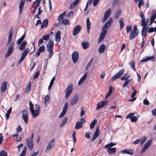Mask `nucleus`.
Here are the masks:
<instances>
[{
    "label": "nucleus",
    "mask_w": 156,
    "mask_h": 156,
    "mask_svg": "<svg viewBox=\"0 0 156 156\" xmlns=\"http://www.w3.org/2000/svg\"><path fill=\"white\" fill-rule=\"evenodd\" d=\"M54 44L53 41L49 40L47 44V49L49 52V55L48 56V59H50L51 58L52 56L54 54V52L53 51Z\"/></svg>",
    "instance_id": "nucleus-1"
},
{
    "label": "nucleus",
    "mask_w": 156,
    "mask_h": 156,
    "mask_svg": "<svg viewBox=\"0 0 156 156\" xmlns=\"http://www.w3.org/2000/svg\"><path fill=\"white\" fill-rule=\"evenodd\" d=\"M34 135L33 133H32L30 137L27 138L26 140L27 145L30 150H32L33 149L34 143L33 140Z\"/></svg>",
    "instance_id": "nucleus-2"
},
{
    "label": "nucleus",
    "mask_w": 156,
    "mask_h": 156,
    "mask_svg": "<svg viewBox=\"0 0 156 156\" xmlns=\"http://www.w3.org/2000/svg\"><path fill=\"white\" fill-rule=\"evenodd\" d=\"M73 90V87L72 85L69 86L65 90V98L67 99L71 94Z\"/></svg>",
    "instance_id": "nucleus-3"
},
{
    "label": "nucleus",
    "mask_w": 156,
    "mask_h": 156,
    "mask_svg": "<svg viewBox=\"0 0 156 156\" xmlns=\"http://www.w3.org/2000/svg\"><path fill=\"white\" fill-rule=\"evenodd\" d=\"M13 43L12 42L7 49V52L5 55V57L7 58L8 57L12 52L13 49Z\"/></svg>",
    "instance_id": "nucleus-4"
},
{
    "label": "nucleus",
    "mask_w": 156,
    "mask_h": 156,
    "mask_svg": "<svg viewBox=\"0 0 156 156\" xmlns=\"http://www.w3.org/2000/svg\"><path fill=\"white\" fill-rule=\"evenodd\" d=\"M55 142V140L54 138L49 141L45 150V151L46 152H48L49 151H50L53 148Z\"/></svg>",
    "instance_id": "nucleus-5"
},
{
    "label": "nucleus",
    "mask_w": 156,
    "mask_h": 156,
    "mask_svg": "<svg viewBox=\"0 0 156 156\" xmlns=\"http://www.w3.org/2000/svg\"><path fill=\"white\" fill-rule=\"evenodd\" d=\"M85 122V121L83 118H81L80 120V121H78L76 122L75 129H78L81 128L83 126V123Z\"/></svg>",
    "instance_id": "nucleus-6"
},
{
    "label": "nucleus",
    "mask_w": 156,
    "mask_h": 156,
    "mask_svg": "<svg viewBox=\"0 0 156 156\" xmlns=\"http://www.w3.org/2000/svg\"><path fill=\"white\" fill-rule=\"evenodd\" d=\"M79 98L78 95L76 94L72 98L70 102V105L73 106L78 102Z\"/></svg>",
    "instance_id": "nucleus-7"
},
{
    "label": "nucleus",
    "mask_w": 156,
    "mask_h": 156,
    "mask_svg": "<svg viewBox=\"0 0 156 156\" xmlns=\"http://www.w3.org/2000/svg\"><path fill=\"white\" fill-rule=\"evenodd\" d=\"M72 59L74 63L78 61L79 58V54L78 52L76 51L73 52L72 55Z\"/></svg>",
    "instance_id": "nucleus-8"
},
{
    "label": "nucleus",
    "mask_w": 156,
    "mask_h": 156,
    "mask_svg": "<svg viewBox=\"0 0 156 156\" xmlns=\"http://www.w3.org/2000/svg\"><path fill=\"white\" fill-rule=\"evenodd\" d=\"M66 12L65 11L63 12L61 14L58 16V23H55L54 24V26L55 27H58L59 26V23L61 21V20L63 18L64 16L66 15Z\"/></svg>",
    "instance_id": "nucleus-9"
},
{
    "label": "nucleus",
    "mask_w": 156,
    "mask_h": 156,
    "mask_svg": "<svg viewBox=\"0 0 156 156\" xmlns=\"http://www.w3.org/2000/svg\"><path fill=\"white\" fill-rule=\"evenodd\" d=\"M102 32L100 34L98 40V43H99L102 41L104 38L107 33V30H101Z\"/></svg>",
    "instance_id": "nucleus-10"
},
{
    "label": "nucleus",
    "mask_w": 156,
    "mask_h": 156,
    "mask_svg": "<svg viewBox=\"0 0 156 156\" xmlns=\"http://www.w3.org/2000/svg\"><path fill=\"white\" fill-rule=\"evenodd\" d=\"M108 103V100H104L99 102L97 105L96 109H100L105 106Z\"/></svg>",
    "instance_id": "nucleus-11"
},
{
    "label": "nucleus",
    "mask_w": 156,
    "mask_h": 156,
    "mask_svg": "<svg viewBox=\"0 0 156 156\" xmlns=\"http://www.w3.org/2000/svg\"><path fill=\"white\" fill-rule=\"evenodd\" d=\"M100 131L99 130V126L97 127L94 134L93 136V137L91 139L92 142L94 141L98 137L100 134Z\"/></svg>",
    "instance_id": "nucleus-12"
},
{
    "label": "nucleus",
    "mask_w": 156,
    "mask_h": 156,
    "mask_svg": "<svg viewBox=\"0 0 156 156\" xmlns=\"http://www.w3.org/2000/svg\"><path fill=\"white\" fill-rule=\"evenodd\" d=\"M81 28V27L80 25H77L74 29L73 31V35L75 36H76L78 34H79Z\"/></svg>",
    "instance_id": "nucleus-13"
},
{
    "label": "nucleus",
    "mask_w": 156,
    "mask_h": 156,
    "mask_svg": "<svg viewBox=\"0 0 156 156\" xmlns=\"http://www.w3.org/2000/svg\"><path fill=\"white\" fill-rule=\"evenodd\" d=\"M112 21L111 18H110L102 27V30H107V29L110 26Z\"/></svg>",
    "instance_id": "nucleus-14"
},
{
    "label": "nucleus",
    "mask_w": 156,
    "mask_h": 156,
    "mask_svg": "<svg viewBox=\"0 0 156 156\" xmlns=\"http://www.w3.org/2000/svg\"><path fill=\"white\" fill-rule=\"evenodd\" d=\"M112 21L111 18H110L102 27V30H107V29L110 26Z\"/></svg>",
    "instance_id": "nucleus-15"
},
{
    "label": "nucleus",
    "mask_w": 156,
    "mask_h": 156,
    "mask_svg": "<svg viewBox=\"0 0 156 156\" xmlns=\"http://www.w3.org/2000/svg\"><path fill=\"white\" fill-rule=\"evenodd\" d=\"M152 142V140H148L147 143L144 145L143 149H142L141 152L144 153L148 148L149 147Z\"/></svg>",
    "instance_id": "nucleus-16"
},
{
    "label": "nucleus",
    "mask_w": 156,
    "mask_h": 156,
    "mask_svg": "<svg viewBox=\"0 0 156 156\" xmlns=\"http://www.w3.org/2000/svg\"><path fill=\"white\" fill-rule=\"evenodd\" d=\"M45 50V48L44 46L42 45L40 46L37 52L36 53V57H37L39 56L40 54V53L41 52H44Z\"/></svg>",
    "instance_id": "nucleus-17"
},
{
    "label": "nucleus",
    "mask_w": 156,
    "mask_h": 156,
    "mask_svg": "<svg viewBox=\"0 0 156 156\" xmlns=\"http://www.w3.org/2000/svg\"><path fill=\"white\" fill-rule=\"evenodd\" d=\"M26 0H21L19 4V13L21 14L23 11Z\"/></svg>",
    "instance_id": "nucleus-18"
},
{
    "label": "nucleus",
    "mask_w": 156,
    "mask_h": 156,
    "mask_svg": "<svg viewBox=\"0 0 156 156\" xmlns=\"http://www.w3.org/2000/svg\"><path fill=\"white\" fill-rule=\"evenodd\" d=\"M61 32L60 31H57L55 34V39L57 43L59 42L61 40Z\"/></svg>",
    "instance_id": "nucleus-19"
},
{
    "label": "nucleus",
    "mask_w": 156,
    "mask_h": 156,
    "mask_svg": "<svg viewBox=\"0 0 156 156\" xmlns=\"http://www.w3.org/2000/svg\"><path fill=\"white\" fill-rule=\"evenodd\" d=\"M7 82L4 81L2 83L1 87V92H4L6 90L7 87Z\"/></svg>",
    "instance_id": "nucleus-20"
},
{
    "label": "nucleus",
    "mask_w": 156,
    "mask_h": 156,
    "mask_svg": "<svg viewBox=\"0 0 156 156\" xmlns=\"http://www.w3.org/2000/svg\"><path fill=\"white\" fill-rule=\"evenodd\" d=\"M27 44V41H23L19 47V49L21 51H23L24 50Z\"/></svg>",
    "instance_id": "nucleus-21"
},
{
    "label": "nucleus",
    "mask_w": 156,
    "mask_h": 156,
    "mask_svg": "<svg viewBox=\"0 0 156 156\" xmlns=\"http://www.w3.org/2000/svg\"><path fill=\"white\" fill-rule=\"evenodd\" d=\"M147 30V27H143L141 32V35L142 36H144V37H146Z\"/></svg>",
    "instance_id": "nucleus-22"
},
{
    "label": "nucleus",
    "mask_w": 156,
    "mask_h": 156,
    "mask_svg": "<svg viewBox=\"0 0 156 156\" xmlns=\"http://www.w3.org/2000/svg\"><path fill=\"white\" fill-rule=\"evenodd\" d=\"M12 36V31L10 30L9 32V35L8 37V40L6 44L7 46H8L11 42Z\"/></svg>",
    "instance_id": "nucleus-23"
},
{
    "label": "nucleus",
    "mask_w": 156,
    "mask_h": 156,
    "mask_svg": "<svg viewBox=\"0 0 156 156\" xmlns=\"http://www.w3.org/2000/svg\"><path fill=\"white\" fill-rule=\"evenodd\" d=\"M138 34V32H135L131 31L129 35V38L130 40H132L135 37L137 36Z\"/></svg>",
    "instance_id": "nucleus-24"
},
{
    "label": "nucleus",
    "mask_w": 156,
    "mask_h": 156,
    "mask_svg": "<svg viewBox=\"0 0 156 156\" xmlns=\"http://www.w3.org/2000/svg\"><path fill=\"white\" fill-rule=\"evenodd\" d=\"M82 46L83 49H86L89 47V43L87 41H85L83 42L81 44Z\"/></svg>",
    "instance_id": "nucleus-25"
},
{
    "label": "nucleus",
    "mask_w": 156,
    "mask_h": 156,
    "mask_svg": "<svg viewBox=\"0 0 156 156\" xmlns=\"http://www.w3.org/2000/svg\"><path fill=\"white\" fill-rule=\"evenodd\" d=\"M116 151V149L115 147L109 148H108V152L109 154H113Z\"/></svg>",
    "instance_id": "nucleus-26"
},
{
    "label": "nucleus",
    "mask_w": 156,
    "mask_h": 156,
    "mask_svg": "<svg viewBox=\"0 0 156 156\" xmlns=\"http://www.w3.org/2000/svg\"><path fill=\"white\" fill-rule=\"evenodd\" d=\"M80 0H75L72 3L70 6V9H73L78 3Z\"/></svg>",
    "instance_id": "nucleus-27"
},
{
    "label": "nucleus",
    "mask_w": 156,
    "mask_h": 156,
    "mask_svg": "<svg viewBox=\"0 0 156 156\" xmlns=\"http://www.w3.org/2000/svg\"><path fill=\"white\" fill-rule=\"evenodd\" d=\"M154 60V56H152L151 57H148L141 60L140 61V62H145L149 60H152V61H153Z\"/></svg>",
    "instance_id": "nucleus-28"
},
{
    "label": "nucleus",
    "mask_w": 156,
    "mask_h": 156,
    "mask_svg": "<svg viewBox=\"0 0 156 156\" xmlns=\"http://www.w3.org/2000/svg\"><path fill=\"white\" fill-rule=\"evenodd\" d=\"M119 25L120 26V30H122L124 27L125 24L123 18H121L119 20Z\"/></svg>",
    "instance_id": "nucleus-29"
},
{
    "label": "nucleus",
    "mask_w": 156,
    "mask_h": 156,
    "mask_svg": "<svg viewBox=\"0 0 156 156\" xmlns=\"http://www.w3.org/2000/svg\"><path fill=\"white\" fill-rule=\"evenodd\" d=\"M48 23V20L47 19H45L43 22L41 26V29H43L44 27H46L47 26Z\"/></svg>",
    "instance_id": "nucleus-30"
},
{
    "label": "nucleus",
    "mask_w": 156,
    "mask_h": 156,
    "mask_svg": "<svg viewBox=\"0 0 156 156\" xmlns=\"http://www.w3.org/2000/svg\"><path fill=\"white\" fill-rule=\"evenodd\" d=\"M21 114L22 115V117H28V112L26 109H24L22 110Z\"/></svg>",
    "instance_id": "nucleus-31"
},
{
    "label": "nucleus",
    "mask_w": 156,
    "mask_h": 156,
    "mask_svg": "<svg viewBox=\"0 0 156 156\" xmlns=\"http://www.w3.org/2000/svg\"><path fill=\"white\" fill-rule=\"evenodd\" d=\"M106 46L104 44L101 45L99 48L98 51L100 53H102L104 52L105 50Z\"/></svg>",
    "instance_id": "nucleus-32"
},
{
    "label": "nucleus",
    "mask_w": 156,
    "mask_h": 156,
    "mask_svg": "<svg viewBox=\"0 0 156 156\" xmlns=\"http://www.w3.org/2000/svg\"><path fill=\"white\" fill-rule=\"evenodd\" d=\"M25 37V35L24 34L19 39L16 41V44L18 45L20 44L24 40Z\"/></svg>",
    "instance_id": "nucleus-33"
},
{
    "label": "nucleus",
    "mask_w": 156,
    "mask_h": 156,
    "mask_svg": "<svg viewBox=\"0 0 156 156\" xmlns=\"http://www.w3.org/2000/svg\"><path fill=\"white\" fill-rule=\"evenodd\" d=\"M61 21H62V23L63 25H69L70 24L69 21L66 18L63 19V18Z\"/></svg>",
    "instance_id": "nucleus-34"
},
{
    "label": "nucleus",
    "mask_w": 156,
    "mask_h": 156,
    "mask_svg": "<svg viewBox=\"0 0 156 156\" xmlns=\"http://www.w3.org/2000/svg\"><path fill=\"white\" fill-rule=\"evenodd\" d=\"M121 79L122 80L125 81V82L122 86V89H123L125 87L127 86V77L126 76V75L125 74L124 76L122 77L121 78Z\"/></svg>",
    "instance_id": "nucleus-35"
},
{
    "label": "nucleus",
    "mask_w": 156,
    "mask_h": 156,
    "mask_svg": "<svg viewBox=\"0 0 156 156\" xmlns=\"http://www.w3.org/2000/svg\"><path fill=\"white\" fill-rule=\"evenodd\" d=\"M29 49L28 48H26L25 50L22 53L21 56L25 58L26 56L28 54L29 51Z\"/></svg>",
    "instance_id": "nucleus-36"
},
{
    "label": "nucleus",
    "mask_w": 156,
    "mask_h": 156,
    "mask_svg": "<svg viewBox=\"0 0 156 156\" xmlns=\"http://www.w3.org/2000/svg\"><path fill=\"white\" fill-rule=\"evenodd\" d=\"M93 61V58H92L91 59L89 62L87 64L86 67L85 69L86 70H87L91 66L92 64Z\"/></svg>",
    "instance_id": "nucleus-37"
},
{
    "label": "nucleus",
    "mask_w": 156,
    "mask_h": 156,
    "mask_svg": "<svg viewBox=\"0 0 156 156\" xmlns=\"http://www.w3.org/2000/svg\"><path fill=\"white\" fill-rule=\"evenodd\" d=\"M141 25L143 27H147L148 24L146 23L145 19H144V18H143V19H141Z\"/></svg>",
    "instance_id": "nucleus-38"
},
{
    "label": "nucleus",
    "mask_w": 156,
    "mask_h": 156,
    "mask_svg": "<svg viewBox=\"0 0 156 156\" xmlns=\"http://www.w3.org/2000/svg\"><path fill=\"white\" fill-rule=\"evenodd\" d=\"M97 120L96 119H95L90 124V129H92L94 127V126L97 123Z\"/></svg>",
    "instance_id": "nucleus-39"
},
{
    "label": "nucleus",
    "mask_w": 156,
    "mask_h": 156,
    "mask_svg": "<svg viewBox=\"0 0 156 156\" xmlns=\"http://www.w3.org/2000/svg\"><path fill=\"white\" fill-rule=\"evenodd\" d=\"M115 144H116L114 143H111L105 145V148H112L111 147H113L115 145Z\"/></svg>",
    "instance_id": "nucleus-40"
},
{
    "label": "nucleus",
    "mask_w": 156,
    "mask_h": 156,
    "mask_svg": "<svg viewBox=\"0 0 156 156\" xmlns=\"http://www.w3.org/2000/svg\"><path fill=\"white\" fill-rule=\"evenodd\" d=\"M121 13V9L118 10L116 12V14L115 16V19H117L118 18Z\"/></svg>",
    "instance_id": "nucleus-41"
},
{
    "label": "nucleus",
    "mask_w": 156,
    "mask_h": 156,
    "mask_svg": "<svg viewBox=\"0 0 156 156\" xmlns=\"http://www.w3.org/2000/svg\"><path fill=\"white\" fill-rule=\"evenodd\" d=\"M147 139V137L145 136H144L142 138L139 139L140 140V143L141 145H142L145 142Z\"/></svg>",
    "instance_id": "nucleus-42"
},
{
    "label": "nucleus",
    "mask_w": 156,
    "mask_h": 156,
    "mask_svg": "<svg viewBox=\"0 0 156 156\" xmlns=\"http://www.w3.org/2000/svg\"><path fill=\"white\" fill-rule=\"evenodd\" d=\"M156 17V11H153L152 12L151 16L150 19L154 20Z\"/></svg>",
    "instance_id": "nucleus-43"
},
{
    "label": "nucleus",
    "mask_w": 156,
    "mask_h": 156,
    "mask_svg": "<svg viewBox=\"0 0 156 156\" xmlns=\"http://www.w3.org/2000/svg\"><path fill=\"white\" fill-rule=\"evenodd\" d=\"M111 12V10L110 9H108L105 13L104 15L105 16H107L109 17L110 15Z\"/></svg>",
    "instance_id": "nucleus-44"
},
{
    "label": "nucleus",
    "mask_w": 156,
    "mask_h": 156,
    "mask_svg": "<svg viewBox=\"0 0 156 156\" xmlns=\"http://www.w3.org/2000/svg\"><path fill=\"white\" fill-rule=\"evenodd\" d=\"M29 108L30 112H33L34 109L33 105L31 101H29Z\"/></svg>",
    "instance_id": "nucleus-45"
},
{
    "label": "nucleus",
    "mask_w": 156,
    "mask_h": 156,
    "mask_svg": "<svg viewBox=\"0 0 156 156\" xmlns=\"http://www.w3.org/2000/svg\"><path fill=\"white\" fill-rule=\"evenodd\" d=\"M33 117H37V116L39 115V113L38 112V111H36L34 109L33 112H31Z\"/></svg>",
    "instance_id": "nucleus-46"
},
{
    "label": "nucleus",
    "mask_w": 156,
    "mask_h": 156,
    "mask_svg": "<svg viewBox=\"0 0 156 156\" xmlns=\"http://www.w3.org/2000/svg\"><path fill=\"white\" fill-rule=\"evenodd\" d=\"M26 146H25L23 149L20 156H25L26 153Z\"/></svg>",
    "instance_id": "nucleus-47"
},
{
    "label": "nucleus",
    "mask_w": 156,
    "mask_h": 156,
    "mask_svg": "<svg viewBox=\"0 0 156 156\" xmlns=\"http://www.w3.org/2000/svg\"><path fill=\"white\" fill-rule=\"evenodd\" d=\"M86 22L87 28H90L91 23L88 17L87 19Z\"/></svg>",
    "instance_id": "nucleus-48"
},
{
    "label": "nucleus",
    "mask_w": 156,
    "mask_h": 156,
    "mask_svg": "<svg viewBox=\"0 0 156 156\" xmlns=\"http://www.w3.org/2000/svg\"><path fill=\"white\" fill-rule=\"evenodd\" d=\"M67 119V118H64V119H63L60 124V126L62 127L66 122Z\"/></svg>",
    "instance_id": "nucleus-49"
},
{
    "label": "nucleus",
    "mask_w": 156,
    "mask_h": 156,
    "mask_svg": "<svg viewBox=\"0 0 156 156\" xmlns=\"http://www.w3.org/2000/svg\"><path fill=\"white\" fill-rule=\"evenodd\" d=\"M0 156H8V155L5 151L2 150L0 152Z\"/></svg>",
    "instance_id": "nucleus-50"
},
{
    "label": "nucleus",
    "mask_w": 156,
    "mask_h": 156,
    "mask_svg": "<svg viewBox=\"0 0 156 156\" xmlns=\"http://www.w3.org/2000/svg\"><path fill=\"white\" fill-rule=\"evenodd\" d=\"M124 72V70L123 69H121L120 70H119L118 72L116 74H117V75L119 76L120 77L122 75Z\"/></svg>",
    "instance_id": "nucleus-51"
},
{
    "label": "nucleus",
    "mask_w": 156,
    "mask_h": 156,
    "mask_svg": "<svg viewBox=\"0 0 156 156\" xmlns=\"http://www.w3.org/2000/svg\"><path fill=\"white\" fill-rule=\"evenodd\" d=\"M49 100L50 98L49 96L48 95L45 96L44 97L45 104H46L47 102L48 103L49 101Z\"/></svg>",
    "instance_id": "nucleus-52"
},
{
    "label": "nucleus",
    "mask_w": 156,
    "mask_h": 156,
    "mask_svg": "<svg viewBox=\"0 0 156 156\" xmlns=\"http://www.w3.org/2000/svg\"><path fill=\"white\" fill-rule=\"evenodd\" d=\"M154 31L156 33V27L153 28V27H151L148 30V32L149 33H151L152 32Z\"/></svg>",
    "instance_id": "nucleus-53"
},
{
    "label": "nucleus",
    "mask_w": 156,
    "mask_h": 156,
    "mask_svg": "<svg viewBox=\"0 0 156 156\" xmlns=\"http://www.w3.org/2000/svg\"><path fill=\"white\" fill-rule=\"evenodd\" d=\"M144 1L143 0H139L138 4V7L139 8H140L141 6L144 5Z\"/></svg>",
    "instance_id": "nucleus-54"
},
{
    "label": "nucleus",
    "mask_w": 156,
    "mask_h": 156,
    "mask_svg": "<svg viewBox=\"0 0 156 156\" xmlns=\"http://www.w3.org/2000/svg\"><path fill=\"white\" fill-rule=\"evenodd\" d=\"M12 111L11 107L10 108L7 112V113L5 114L6 117H9V115L11 114Z\"/></svg>",
    "instance_id": "nucleus-55"
},
{
    "label": "nucleus",
    "mask_w": 156,
    "mask_h": 156,
    "mask_svg": "<svg viewBox=\"0 0 156 156\" xmlns=\"http://www.w3.org/2000/svg\"><path fill=\"white\" fill-rule=\"evenodd\" d=\"M50 35L48 34L44 35L42 37L43 40L46 41L49 38Z\"/></svg>",
    "instance_id": "nucleus-56"
},
{
    "label": "nucleus",
    "mask_w": 156,
    "mask_h": 156,
    "mask_svg": "<svg viewBox=\"0 0 156 156\" xmlns=\"http://www.w3.org/2000/svg\"><path fill=\"white\" fill-rule=\"evenodd\" d=\"M133 151L131 149H127V154L132 155L133 153Z\"/></svg>",
    "instance_id": "nucleus-57"
},
{
    "label": "nucleus",
    "mask_w": 156,
    "mask_h": 156,
    "mask_svg": "<svg viewBox=\"0 0 156 156\" xmlns=\"http://www.w3.org/2000/svg\"><path fill=\"white\" fill-rule=\"evenodd\" d=\"M68 107V103L67 102H66L65 103V104L64 105V106L62 110L66 112L67 110Z\"/></svg>",
    "instance_id": "nucleus-58"
},
{
    "label": "nucleus",
    "mask_w": 156,
    "mask_h": 156,
    "mask_svg": "<svg viewBox=\"0 0 156 156\" xmlns=\"http://www.w3.org/2000/svg\"><path fill=\"white\" fill-rule=\"evenodd\" d=\"M129 64L132 67L133 69H134V71H135V63H134L133 61L129 63Z\"/></svg>",
    "instance_id": "nucleus-59"
},
{
    "label": "nucleus",
    "mask_w": 156,
    "mask_h": 156,
    "mask_svg": "<svg viewBox=\"0 0 156 156\" xmlns=\"http://www.w3.org/2000/svg\"><path fill=\"white\" fill-rule=\"evenodd\" d=\"M119 78V76H118V75H117V74L116 73L115 75H114L112 77L111 80L113 81L115 80L118 79Z\"/></svg>",
    "instance_id": "nucleus-60"
},
{
    "label": "nucleus",
    "mask_w": 156,
    "mask_h": 156,
    "mask_svg": "<svg viewBox=\"0 0 156 156\" xmlns=\"http://www.w3.org/2000/svg\"><path fill=\"white\" fill-rule=\"evenodd\" d=\"M16 130L18 133H20L22 130V128L19 125L16 129Z\"/></svg>",
    "instance_id": "nucleus-61"
},
{
    "label": "nucleus",
    "mask_w": 156,
    "mask_h": 156,
    "mask_svg": "<svg viewBox=\"0 0 156 156\" xmlns=\"http://www.w3.org/2000/svg\"><path fill=\"white\" fill-rule=\"evenodd\" d=\"M35 109L36 110V111H38V112L39 113V112L40 111V106L39 105H35Z\"/></svg>",
    "instance_id": "nucleus-62"
},
{
    "label": "nucleus",
    "mask_w": 156,
    "mask_h": 156,
    "mask_svg": "<svg viewBox=\"0 0 156 156\" xmlns=\"http://www.w3.org/2000/svg\"><path fill=\"white\" fill-rule=\"evenodd\" d=\"M129 118L132 122H136L137 120V118Z\"/></svg>",
    "instance_id": "nucleus-63"
},
{
    "label": "nucleus",
    "mask_w": 156,
    "mask_h": 156,
    "mask_svg": "<svg viewBox=\"0 0 156 156\" xmlns=\"http://www.w3.org/2000/svg\"><path fill=\"white\" fill-rule=\"evenodd\" d=\"M99 0H94L93 5L94 6H96L98 3Z\"/></svg>",
    "instance_id": "nucleus-64"
}]
</instances>
